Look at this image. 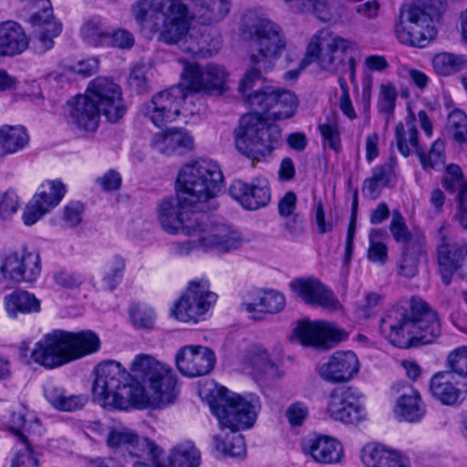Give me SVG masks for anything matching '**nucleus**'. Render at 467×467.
<instances>
[{
    "label": "nucleus",
    "mask_w": 467,
    "mask_h": 467,
    "mask_svg": "<svg viewBox=\"0 0 467 467\" xmlns=\"http://www.w3.org/2000/svg\"><path fill=\"white\" fill-rule=\"evenodd\" d=\"M285 296L275 290L254 289L250 291L242 307L254 320L263 319L265 314H275L284 309Z\"/></svg>",
    "instance_id": "24"
},
{
    "label": "nucleus",
    "mask_w": 467,
    "mask_h": 467,
    "mask_svg": "<svg viewBox=\"0 0 467 467\" xmlns=\"http://www.w3.org/2000/svg\"><path fill=\"white\" fill-rule=\"evenodd\" d=\"M380 331L393 346L409 348L415 343L433 342L441 335V322L436 311L414 296L409 310L393 307L384 314Z\"/></svg>",
    "instance_id": "7"
},
{
    "label": "nucleus",
    "mask_w": 467,
    "mask_h": 467,
    "mask_svg": "<svg viewBox=\"0 0 467 467\" xmlns=\"http://www.w3.org/2000/svg\"><path fill=\"white\" fill-rule=\"evenodd\" d=\"M242 36L247 43L252 68L247 70L239 85V91L248 104L254 83L260 79L262 71L270 69L286 47L282 27L269 18L247 13L242 28Z\"/></svg>",
    "instance_id": "6"
},
{
    "label": "nucleus",
    "mask_w": 467,
    "mask_h": 467,
    "mask_svg": "<svg viewBox=\"0 0 467 467\" xmlns=\"http://www.w3.org/2000/svg\"><path fill=\"white\" fill-rule=\"evenodd\" d=\"M449 368L462 377H467V347L462 346L452 350L448 358Z\"/></svg>",
    "instance_id": "57"
},
{
    "label": "nucleus",
    "mask_w": 467,
    "mask_h": 467,
    "mask_svg": "<svg viewBox=\"0 0 467 467\" xmlns=\"http://www.w3.org/2000/svg\"><path fill=\"white\" fill-rule=\"evenodd\" d=\"M466 62L464 56L444 52L433 57L432 67L438 75L448 77L465 68Z\"/></svg>",
    "instance_id": "45"
},
{
    "label": "nucleus",
    "mask_w": 467,
    "mask_h": 467,
    "mask_svg": "<svg viewBox=\"0 0 467 467\" xmlns=\"http://www.w3.org/2000/svg\"><path fill=\"white\" fill-rule=\"evenodd\" d=\"M41 273V260L38 254L23 249L5 254L1 259L0 274L2 282L19 284L36 280Z\"/></svg>",
    "instance_id": "13"
},
{
    "label": "nucleus",
    "mask_w": 467,
    "mask_h": 467,
    "mask_svg": "<svg viewBox=\"0 0 467 467\" xmlns=\"http://www.w3.org/2000/svg\"><path fill=\"white\" fill-rule=\"evenodd\" d=\"M295 14H310L323 22H330L335 16L332 0H283Z\"/></svg>",
    "instance_id": "35"
},
{
    "label": "nucleus",
    "mask_w": 467,
    "mask_h": 467,
    "mask_svg": "<svg viewBox=\"0 0 467 467\" xmlns=\"http://www.w3.org/2000/svg\"><path fill=\"white\" fill-rule=\"evenodd\" d=\"M429 389L433 398L447 406L458 405L465 399L462 392L454 386L449 372L433 375L430 379Z\"/></svg>",
    "instance_id": "33"
},
{
    "label": "nucleus",
    "mask_w": 467,
    "mask_h": 467,
    "mask_svg": "<svg viewBox=\"0 0 467 467\" xmlns=\"http://www.w3.org/2000/svg\"><path fill=\"white\" fill-rule=\"evenodd\" d=\"M361 461L366 467H410L408 457L388 446L369 442L361 451Z\"/></svg>",
    "instance_id": "26"
},
{
    "label": "nucleus",
    "mask_w": 467,
    "mask_h": 467,
    "mask_svg": "<svg viewBox=\"0 0 467 467\" xmlns=\"http://www.w3.org/2000/svg\"><path fill=\"white\" fill-rule=\"evenodd\" d=\"M31 356L36 363L47 368L71 362L67 331L55 329L45 334L36 343Z\"/></svg>",
    "instance_id": "16"
},
{
    "label": "nucleus",
    "mask_w": 467,
    "mask_h": 467,
    "mask_svg": "<svg viewBox=\"0 0 467 467\" xmlns=\"http://www.w3.org/2000/svg\"><path fill=\"white\" fill-rule=\"evenodd\" d=\"M422 7L401 10L395 34L404 45L425 47L437 35L436 24L447 9L446 0H418Z\"/></svg>",
    "instance_id": "9"
},
{
    "label": "nucleus",
    "mask_w": 467,
    "mask_h": 467,
    "mask_svg": "<svg viewBox=\"0 0 467 467\" xmlns=\"http://www.w3.org/2000/svg\"><path fill=\"white\" fill-rule=\"evenodd\" d=\"M84 205L79 202H70L64 208L63 221L69 227H75L82 221Z\"/></svg>",
    "instance_id": "62"
},
{
    "label": "nucleus",
    "mask_w": 467,
    "mask_h": 467,
    "mask_svg": "<svg viewBox=\"0 0 467 467\" xmlns=\"http://www.w3.org/2000/svg\"><path fill=\"white\" fill-rule=\"evenodd\" d=\"M446 131L457 143H467L466 114L459 109L453 110L448 117Z\"/></svg>",
    "instance_id": "50"
},
{
    "label": "nucleus",
    "mask_w": 467,
    "mask_h": 467,
    "mask_svg": "<svg viewBox=\"0 0 467 467\" xmlns=\"http://www.w3.org/2000/svg\"><path fill=\"white\" fill-rule=\"evenodd\" d=\"M29 45L22 26L13 21L0 23V57H13L24 52Z\"/></svg>",
    "instance_id": "29"
},
{
    "label": "nucleus",
    "mask_w": 467,
    "mask_h": 467,
    "mask_svg": "<svg viewBox=\"0 0 467 467\" xmlns=\"http://www.w3.org/2000/svg\"><path fill=\"white\" fill-rule=\"evenodd\" d=\"M305 451L321 463L337 462L343 454V448L339 441L329 437H314L304 443Z\"/></svg>",
    "instance_id": "31"
},
{
    "label": "nucleus",
    "mask_w": 467,
    "mask_h": 467,
    "mask_svg": "<svg viewBox=\"0 0 467 467\" xmlns=\"http://www.w3.org/2000/svg\"><path fill=\"white\" fill-rule=\"evenodd\" d=\"M445 143L443 140H436L428 153L421 147L418 153L422 168L425 171L439 170L445 164Z\"/></svg>",
    "instance_id": "49"
},
{
    "label": "nucleus",
    "mask_w": 467,
    "mask_h": 467,
    "mask_svg": "<svg viewBox=\"0 0 467 467\" xmlns=\"http://www.w3.org/2000/svg\"><path fill=\"white\" fill-rule=\"evenodd\" d=\"M5 309L10 318H16L18 314H32L40 311V300L35 295L16 290L4 298Z\"/></svg>",
    "instance_id": "37"
},
{
    "label": "nucleus",
    "mask_w": 467,
    "mask_h": 467,
    "mask_svg": "<svg viewBox=\"0 0 467 467\" xmlns=\"http://www.w3.org/2000/svg\"><path fill=\"white\" fill-rule=\"evenodd\" d=\"M326 414L333 420L351 424L358 423L366 418L360 394L351 387L337 388L329 393Z\"/></svg>",
    "instance_id": "14"
},
{
    "label": "nucleus",
    "mask_w": 467,
    "mask_h": 467,
    "mask_svg": "<svg viewBox=\"0 0 467 467\" xmlns=\"http://www.w3.org/2000/svg\"><path fill=\"white\" fill-rule=\"evenodd\" d=\"M25 2L32 12L28 20L34 29L47 28L48 24L60 23L53 16L49 0H25Z\"/></svg>",
    "instance_id": "43"
},
{
    "label": "nucleus",
    "mask_w": 467,
    "mask_h": 467,
    "mask_svg": "<svg viewBox=\"0 0 467 467\" xmlns=\"http://www.w3.org/2000/svg\"><path fill=\"white\" fill-rule=\"evenodd\" d=\"M397 159L391 156L386 162L372 169L370 177L365 179L362 185L363 194L372 200L379 197L383 188L395 177Z\"/></svg>",
    "instance_id": "32"
},
{
    "label": "nucleus",
    "mask_w": 467,
    "mask_h": 467,
    "mask_svg": "<svg viewBox=\"0 0 467 467\" xmlns=\"http://www.w3.org/2000/svg\"><path fill=\"white\" fill-rule=\"evenodd\" d=\"M174 361L182 375L197 378L208 375L213 369L216 357L208 347L186 345L177 350Z\"/></svg>",
    "instance_id": "19"
},
{
    "label": "nucleus",
    "mask_w": 467,
    "mask_h": 467,
    "mask_svg": "<svg viewBox=\"0 0 467 467\" xmlns=\"http://www.w3.org/2000/svg\"><path fill=\"white\" fill-rule=\"evenodd\" d=\"M414 122V117L410 116L406 119V123L399 122L395 128L397 148L404 157H409L412 152L418 155L421 149Z\"/></svg>",
    "instance_id": "40"
},
{
    "label": "nucleus",
    "mask_w": 467,
    "mask_h": 467,
    "mask_svg": "<svg viewBox=\"0 0 467 467\" xmlns=\"http://www.w3.org/2000/svg\"><path fill=\"white\" fill-rule=\"evenodd\" d=\"M284 227L293 240H298L306 234V220L300 213H296L286 217Z\"/></svg>",
    "instance_id": "60"
},
{
    "label": "nucleus",
    "mask_w": 467,
    "mask_h": 467,
    "mask_svg": "<svg viewBox=\"0 0 467 467\" xmlns=\"http://www.w3.org/2000/svg\"><path fill=\"white\" fill-rule=\"evenodd\" d=\"M192 237L203 249H217L220 252H229L239 248L244 239L239 232L223 223H213L209 215L207 223L197 226Z\"/></svg>",
    "instance_id": "18"
},
{
    "label": "nucleus",
    "mask_w": 467,
    "mask_h": 467,
    "mask_svg": "<svg viewBox=\"0 0 467 467\" xmlns=\"http://www.w3.org/2000/svg\"><path fill=\"white\" fill-rule=\"evenodd\" d=\"M106 442L108 447L124 457L148 460L160 451V447L153 441L123 426L110 429Z\"/></svg>",
    "instance_id": "17"
},
{
    "label": "nucleus",
    "mask_w": 467,
    "mask_h": 467,
    "mask_svg": "<svg viewBox=\"0 0 467 467\" xmlns=\"http://www.w3.org/2000/svg\"><path fill=\"white\" fill-rule=\"evenodd\" d=\"M389 230L395 242L402 244L404 247H412V244H410L412 234L400 211H393L391 221L389 224Z\"/></svg>",
    "instance_id": "53"
},
{
    "label": "nucleus",
    "mask_w": 467,
    "mask_h": 467,
    "mask_svg": "<svg viewBox=\"0 0 467 467\" xmlns=\"http://www.w3.org/2000/svg\"><path fill=\"white\" fill-rule=\"evenodd\" d=\"M65 193L66 187L62 182L48 181L41 184L34 198L48 212L60 202Z\"/></svg>",
    "instance_id": "44"
},
{
    "label": "nucleus",
    "mask_w": 467,
    "mask_h": 467,
    "mask_svg": "<svg viewBox=\"0 0 467 467\" xmlns=\"http://www.w3.org/2000/svg\"><path fill=\"white\" fill-rule=\"evenodd\" d=\"M152 145L161 153L183 154L193 148L192 137L185 130H171L154 135Z\"/></svg>",
    "instance_id": "30"
},
{
    "label": "nucleus",
    "mask_w": 467,
    "mask_h": 467,
    "mask_svg": "<svg viewBox=\"0 0 467 467\" xmlns=\"http://www.w3.org/2000/svg\"><path fill=\"white\" fill-rule=\"evenodd\" d=\"M67 337L71 361L91 355L100 348L99 336L91 330L67 331Z\"/></svg>",
    "instance_id": "38"
},
{
    "label": "nucleus",
    "mask_w": 467,
    "mask_h": 467,
    "mask_svg": "<svg viewBox=\"0 0 467 467\" xmlns=\"http://www.w3.org/2000/svg\"><path fill=\"white\" fill-rule=\"evenodd\" d=\"M413 247L405 246L402 252V257L399 264V273L405 277H413L418 272L417 254L421 253V246L419 245L415 252Z\"/></svg>",
    "instance_id": "56"
},
{
    "label": "nucleus",
    "mask_w": 467,
    "mask_h": 467,
    "mask_svg": "<svg viewBox=\"0 0 467 467\" xmlns=\"http://www.w3.org/2000/svg\"><path fill=\"white\" fill-rule=\"evenodd\" d=\"M209 214L193 204L182 203L177 198L164 199L159 206V221L164 231L192 236L197 226L207 223Z\"/></svg>",
    "instance_id": "11"
},
{
    "label": "nucleus",
    "mask_w": 467,
    "mask_h": 467,
    "mask_svg": "<svg viewBox=\"0 0 467 467\" xmlns=\"http://www.w3.org/2000/svg\"><path fill=\"white\" fill-rule=\"evenodd\" d=\"M44 395L56 410L68 412L81 410L88 400L86 395L67 394L64 389L53 384H47L44 388Z\"/></svg>",
    "instance_id": "39"
},
{
    "label": "nucleus",
    "mask_w": 467,
    "mask_h": 467,
    "mask_svg": "<svg viewBox=\"0 0 467 467\" xmlns=\"http://www.w3.org/2000/svg\"><path fill=\"white\" fill-rule=\"evenodd\" d=\"M182 84L158 92L144 104L143 115L156 127L162 128L180 114L193 115L199 111L192 92L222 93L226 88L228 74L223 66L185 63L181 74Z\"/></svg>",
    "instance_id": "4"
},
{
    "label": "nucleus",
    "mask_w": 467,
    "mask_h": 467,
    "mask_svg": "<svg viewBox=\"0 0 467 467\" xmlns=\"http://www.w3.org/2000/svg\"><path fill=\"white\" fill-rule=\"evenodd\" d=\"M61 31V23H51L47 25V28L34 29L32 46L35 52L42 54L53 48L54 39Z\"/></svg>",
    "instance_id": "46"
},
{
    "label": "nucleus",
    "mask_w": 467,
    "mask_h": 467,
    "mask_svg": "<svg viewBox=\"0 0 467 467\" xmlns=\"http://www.w3.org/2000/svg\"><path fill=\"white\" fill-rule=\"evenodd\" d=\"M293 337L303 345L330 348L347 339L348 333L333 323L302 321L294 329Z\"/></svg>",
    "instance_id": "20"
},
{
    "label": "nucleus",
    "mask_w": 467,
    "mask_h": 467,
    "mask_svg": "<svg viewBox=\"0 0 467 467\" xmlns=\"http://www.w3.org/2000/svg\"><path fill=\"white\" fill-rule=\"evenodd\" d=\"M244 361L262 379H275L283 377L279 362L259 345H252L246 350Z\"/></svg>",
    "instance_id": "28"
},
{
    "label": "nucleus",
    "mask_w": 467,
    "mask_h": 467,
    "mask_svg": "<svg viewBox=\"0 0 467 467\" xmlns=\"http://www.w3.org/2000/svg\"><path fill=\"white\" fill-rule=\"evenodd\" d=\"M125 267L126 261L119 254L113 255L105 263L102 281L109 290L115 289L120 284Z\"/></svg>",
    "instance_id": "47"
},
{
    "label": "nucleus",
    "mask_w": 467,
    "mask_h": 467,
    "mask_svg": "<svg viewBox=\"0 0 467 467\" xmlns=\"http://www.w3.org/2000/svg\"><path fill=\"white\" fill-rule=\"evenodd\" d=\"M466 184L467 181L463 178L461 168L455 164L449 165L443 179L445 189L455 192Z\"/></svg>",
    "instance_id": "59"
},
{
    "label": "nucleus",
    "mask_w": 467,
    "mask_h": 467,
    "mask_svg": "<svg viewBox=\"0 0 467 467\" xmlns=\"http://www.w3.org/2000/svg\"><path fill=\"white\" fill-rule=\"evenodd\" d=\"M289 286L306 304L329 310H336L340 306L333 292L315 277L296 278L290 282Z\"/></svg>",
    "instance_id": "22"
},
{
    "label": "nucleus",
    "mask_w": 467,
    "mask_h": 467,
    "mask_svg": "<svg viewBox=\"0 0 467 467\" xmlns=\"http://www.w3.org/2000/svg\"><path fill=\"white\" fill-rule=\"evenodd\" d=\"M68 107L71 120L78 129L91 132L98 129L101 110L87 93L76 96Z\"/></svg>",
    "instance_id": "27"
},
{
    "label": "nucleus",
    "mask_w": 467,
    "mask_h": 467,
    "mask_svg": "<svg viewBox=\"0 0 467 467\" xmlns=\"http://www.w3.org/2000/svg\"><path fill=\"white\" fill-rule=\"evenodd\" d=\"M18 207V197L14 192L7 191L0 195V216L3 219L10 218L17 212Z\"/></svg>",
    "instance_id": "61"
},
{
    "label": "nucleus",
    "mask_w": 467,
    "mask_h": 467,
    "mask_svg": "<svg viewBox=\"0 0 467 467\" xmlns=\"http://www.w3.org/2000/svg\"><path fill=\"white\" fill-rule=\"evenodd\" d=\"M171 467H198L201 452L191 441H184L173 446L168 456Z\"/></svg>",
    "instance_id": "41"
},
{
    "label": "nucleus",
    "mask_w": 467,
    "mask_h": 467,
    "mask_svg": "<svg viewBox=\"0 0 467 467\" xmlns=\"http://www.w3.org/2000/svg\"><path fill=\"white\" fill-rule=\"evenodd\" d=\"M352 45L350 40L322 28L310 37L300 69L316 62L321 70L335 74L344 67L346 53Z\"/></svg>",
    "instance_id": "10"
},
{
    "label": "nucleus",
    "mask_w": 467,
    "mask_h": 467,
    "mask_svg": "<svg viewBox=\"0 0 467 467\" xmlns=\"http://www.w3.org/2000/svg\"><path fill=\"white\" fill-rule=\"evenodd\" d=\"M359 367L358 358L353 351H337L320 365L318 374L327 382L346 383L358 373Z\"/></svg>",
    "instance_id": "21"
},
{
    "label": "nucleus",
    "mask_w": 467,
    "mask_h": 467,
    "mask_svg": "<svg viewBox=\"0 0 467 467\" xmlns=\"http://www.w3.org/2000/svg\"><path fill=\"white\" fill-rule=\"evenodd\" d=\"M397 99V90L393 84L387 83L380 86L379 109L380 112L391 114L394 111Z\"/></svg>",
    "instance_id": "58"
},
{
    "label": "nucleus",
    "mask_w": 467,
    "mask_h": 467,
    "mask_svg": "<svg viewBox=\"0 0 467 467\" xmlns=\"http://www.w3.org/2000/svg\"><path fill=\"white\" fill-rule=\"evenodd\" d=\"M318 130L323 139L324 147H328L336 152L342 149L338 124L335 116L327 118V121L318 125Z\"/></svg>",
    "instance_id": "52"
},
{
    "label": "nucleus",
    "mask_w": 467,
    "mask_h": 467,
    "mask_svg": "<svg viewBox=\"0 0 467 467\" xmlns=\"http://www.w3.org/2000/svg\"><path fill=\"white\" fill-rule=\"evenodd\" d=\"M154 72L151 66L138 64L130 70L128 83L130 88L138 94L150 90Z\"/></svg>",
    "instance_id": "48"
},
{
    "label": "nucleus",
    "mask_w": 467,
    "mask_h": 467,
    "mask_svg": "<svg viewBox=\"0 0 467 467\" xmlns=\"http://www.w3.org/2000/svg\"><path fill=\"white\" fill-rule=\"evenodd\" d=\"M130 316L132 324L138 328L150 329L155 324L153 309L144 305L131 306Z\"/></svg>",
    "instance_id": "55"
},
{
    "label": "nucleus",
    "mask_w": 467,
    "mask_h": 467,
    "mask_svg": "<svg viewBox=\"0 0 467 467\" xmlns=\"http://www.w3.org/2000/svg\"><path fill=\"white\" fill-rule=\"evenodd\" d=\"M213 414L217 418L220 431L213 436L212 449L217 457L242 458L245 455L242 430L251 428L260 410L255 395L243 397L222 387L209 401Z\"/></svg>",
    "instance_id": "5"
},
{
    "label": "nucleus",
    "mask_w": 467,
    "mask_h": 467,
    "mask_svg": "<svg viewBox=\"0 0 467 467\" xmlns=\"http://www.w3.org/2000/svg\"><path fill=\"white\" fill-rule=\"evenodd\" d=\"M86 93L109 121L117 122L126 113L121 88L111 79L96 78L89 83Z\"/></svg>",
    "instance_id": "15"
},
{
    "label": "nucleus",
    "mask_w": 467,
    "mask_h": 467,
    "mask_svg": "<svg viewBox=\"0 0 467 467\" xmlns=\"http://www.w3.org/2000/svg\"><path fill=\"white\" fill-rule=\"evenodd\" d=\"M28 140L23 126H4L0 129V153H14L23 149Z\"/></svg>",
    "instance_id": "42"
},
{
    "label": "nucleus",
    "mask_w": 467,
    "mask_h": 467,
    "mask_svg": "<svg viewBox=\"0 0 467 467\" xmlns=\"http://www.w3.org/2000/svg\"><path fill=\"white\" fill-rule=\"evenodd\" d=\"M230 5L231 0H140L132 13L148 34L159 33L160 40L177 44L182 52L206 57L218 52L221 38L190 25L194 20L207 26L220 22L229 14Z\"/></svg>",
    "instance_id": "1"
},
{
    "label": "nucleus",
    "mask_w": 467,
    "mask_h": 467,
    "mask_svg": "<svg viewBox=\"0 0 467 467\" xmlns=\"http://www.w3.org/2000/svg\"><path fill=\"white\" fill-rule=\"evenodd\" d=\"M135 39L133 35L126 29H118L112 34L109 32V41L108 47H119L120 49H130L134 46Z\"/></svg>",
    "instance_id": "63"
},
{
    "label": "nucleus",
    "mask_w": 467,
    "mask_h": 467,
    "mask_svg": "<svg viewBox=\"0 0 467 467\" xmlns=\"http://www.w3.org/2000/svg\"><path fill=\"white\" fill-rule=\"evenodd\" d=\"M79 36L88 46L94 47H108L109 30L105 19L99 16H91L85 18L79 28Z\"/></svg>",
    "instance_id": "36"
},
{
    "label": "nucleus",
    "mask_w": 467,
    "mask_h": 467,
    "mask_svg": "<svg viewBox=\"0 0 467 467\" xmlns=\"http://www.w3.org/2000/svg\"><path fill=\"white\" fill-rule=\"evenodd\" d=\"M223 172L219 165L207 159L182 166L177 176V194L182 203L193 204L206 213L210 202L222 189Z\"/></svg>",
    "instance_id": "8"
},
{
    "label": "nucleus",
    "mask_w": 467,
    "mask_h": 467,
    "mask_svg": "<svg viewBox=\"0 0 467 467\" xmlns=\"http://www.w3.org/2000/svg\"><path fill=\"white\" fill-rule=\"evenodd\" d=\"M391 389L396 393L401 392L402 389H405L397 400L394 408V414L399 420L420 421L424 417L426 409L419 391L402 382L393 384Z\"/></svg>",
    "instance_id": "25"
},
{
    "label": "nucleus",
    "mask_w": 467,
    "mask_h": 467,
    "mask_svg": "<svg viewBox=\"0 0 467 467\" xmlns=\"http://www.w3.org/2000/svg\"><path fill=\"white\" fill-rule=\"evenodd\" d=\"M437 254L442 282L445 285H449L453 274L465 260L464 251L462 245L448 244L443 237L442 244L438 246Z\"/></svg>",
    "instance_id": "34"
},
{
    "label": "nucleus",
    "mask_w": 467,
    "mask_h": 467,
    "mask_svg": "<svg viewBox=\"0 0 467 467\" xmlns=\"http://www.w3.org/2000/svg\"><path fill=\"white\" fill-rule=\"evenodd\" d=\"M229 193L244 209L251 211L266 206L271 199L269 183L265 179H256L251 184L235 180L229 188Z\"/></svg>",
    "instance_id": "23"
},
{
    "label": "nucleus",
    "mask_w": 467,
    "mask_h": 467,
    "mask_svg": "<svg viewBox=\"0 0 467 467\" xmlns=\"http://www.w3.org/2000/svg\"><path fill=\"white\" fill-rule=\"evenodd\" d=\"M16 435L18 437L20 448L17 450L11 467H37L38 462L27 439L19 431H16Z\"/></svg>",
    "instance_id": "54"
},
{
    "label": "nucleus",
    "mask_w": 467,
    "mask_h": 467,
    "mask_svg": "<svg viewBox=\"0 0 467 467\" xmlns=\"http://www.w3.org/2000/svg\"><path fill=\"white\" fill-rule=\"evenodd\" d=\"M385 233L380 229H372L368 234L369 247L368 249V259L372 263L383 265L388 259V247L382 242Z\"/></svg>",
    "instance_id": "51"
},
{
    "label": "nucleus",
    "mask_w": 467,
    "mask_h": 467,
    "mask_svg": "<svg viewBox=\"0 0 467 467\" xmlns=\"http://www.w3.org/2000/svg\"><path fill=\"white\" fill-rule=\"evenodd\" d=\"M126 368L115 360L99 363L96 368L93 394L103 406L127 410L172 404L180 393L172 368L150 354H138Z\"/></svg>",
    "instance_id": "2"
},
{
    "label": "nucleus",
    "mask_w": 467,
    "mask_h": 467,
    "mask_svg": "<svg viewBox=\"0 0 467 467\" xmlns=\"http://www.w3.org/2000/svg\"><path fill=\"white\" fill-rule=\"evenodd\" d=\"M285 416L290 425L300 426L308 416V408L303 402H295L287 408Z\"/></svg>",
    "instance_id": "64"
},
{
    "label": "nucleus",
    "mask_w": 467,
    "mask_h": 467,
    "mask_svg": "<svg viewBox=\"0 0 467 467\" xmlns=\"http://www.w3.org/2000/svg\"><path fill=\"white\" fill-rule=\"evenodd\" d=\"M248 106L256 112L242 117L235 144L242 154L259 160L277 148L282 137L280 128L268 124L260 113L274 119H289L296 111L298 99L290 90L265 87L248 97Z\"/></svg>",
    "instance_id": "3"
},
{
    "label": "nucleus",
    "mask_w": 467,
    "mask_h": 467,
    "mask_svg": "<svg viewBox=\"0 0 467 467\" xmlns=\"http://www.w3.org/2000/svg\"><path fill=\"white\" fill-rule=\"evenodd\" d=\"M216 299V294L210 291L208 280L195 279L189 283L186 291L171 309V314L179 321L197 323L203 319Z\"/></svg>",
    "instance_id": "12"
}]
</instances>
